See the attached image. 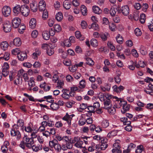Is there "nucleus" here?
Returning <instances> with one entry per match:
<instances>
[{
	"mask_svg": "<svg viewBox=\"0 0 153 153\" xmlns=\"http://www.w3.org/2000/svg\"><path fill=\"white\" fill-rule=\"evenodd\" d=\"M34 143L33 138H29L27 136H25L23 138V140L22 141L19 145V146L23 149H28L30 148Z\"/></svg>",
	"mask_w": 153,
	"mask_h": 153,
	"instance_id": "1",
	"label": "nucleus"
},
{
	"mask_svg": "<svg viewBox=\"0 0 153 153\" xmlns=\"http://www.w3.org/2000/svg\"><path fill=\"white\" fill-rule=\"evenodd\" d=\"M19 126L17 125H14L13 128L11 131V135L13 136L16 137V139L19 140L21 137V134L19 131L17 129H18Z\"/></svg>",
	"mask_w": 153,
	"mask_h": 153,
	"instance_id": "2",
	"label": "nucleus"
},
{
	"mask_svg": "<svg viewBox=\"0 0 153 153\" xmlns=\"http://www.w3.org/2000/svg\"><path fill=\"white\" fill-rule=\"evenodd\" d=\"M117 11L118 13H122L124 16H127L129 14V9L127 5H124L121 7H118L116 10Z\"/></svg>",
	"mask_w": 153,
	"mask_h": 153,
	"instance_id": "3",
	"label": "nucleus"
},
{
	"mask_svg": "<svg viewBox=\"0 0 153 153\" xmlns=\"http://www.w3.org/2000/svg\"><path fill=\"white\" fill-rule=\"evenodd\" d=\"M111 97V96L107 95V97H105V99L104 101H103V104L104 105V107H103L104 109H108L109 108L111 107L112 106L111 101L110 99Z\"/></svg>",
	"mask_w": 153,
	"mask_h": 153,
	"instance_id": "4",
	"label": "nucleus"
},
{
	"mask_svg": "<svg viewBox=\"0 0 153 153\" xmlns=\"http://www.w3.org/2000/svg\"><path fill=\"white\" fill-rule=\"evenodd\" d=\"M20 13L24 16H27L30 13V9L29 7L26 5H22L21 6Z\"/></svg>",
	"mask_w": 153,
	"mask_h": 153,
	"instance_id": "5",
	"label": "nucleus"
},
{
	"mask_svg": "<svg viewBox=\"0 0 153 153\" xmlns=\"http://www.w3.org/2000/svg\"><path fill=\"white\" fill-rule=\"evenodd\" d=\"M63 94L61 95L62 97L64 99L68 100L71 96V94L69 91L66 89H63L62 90Z\"/></svg>",
	"mask_w": 153,
	"mask_h": 153,
	"instance_id": "6",
	"label": "nucleus"
},
{
	"mask_svg": "<svg viewBox=\"0 0 153 153\" xmlns=\"http://www.w3.org/2000/svg\"><path fill=\"white\" fill-rule=\"evenodd\" d=\"M74 114L69 115L68 113H66L65 115L62 117V119L64 121H66L68 125L70 126L71 124V120Z\"/></svg>",
	"mask_w": 153,
	"mask_h": 153,
	"instance_id": "7",
	"label": "nucleus"
},
{
	"mask_svg": "<svg viewBox=\"0 0 153 153\" xmlns=\"http://www.w3.org/2000/svg\"><path fill=\"white\" fill-rule=\"evenodd\" d=\"M11 9L8 6H4L2 9V13L3 15L5 17L8 16L11 13Z\"/></svg>",
	"mask_w": 153,
	"mask_h": 153,
	"instance_id": "8",
	"label": "nucleus"
},
{
	"mask_svg": "<svg viewBox=\"0 0 153 153\" xmlns=\"http://www.w3.org/2000/svg\"><path fill=\"white\" fill-rule=\"evenodd\" d=\"M21 23V19L18 18H16L13 19L12 21V25L14 28L18 27Z\"/></svg>",
	"mask_w": 153,
	"mask_h": 153,
	"instance_id": "9",
	"label": "nucleus"
},
{
	"mask_svg": "<svg viewBox=\"0 0 153 153\" xmlns=\"http://www.w3.org/2000/svg\"><path fill=\"white\" fill-rule=\"evenodd\" d=\"M17 57L19 60L22 61L27 59V56L25 52H21L18 54Z\"/></svg>",
	"mask_w": 153,
	"mask_h": 153,
	"instance_id": "10",
	"label": "nucleus"
},
{
	"mask_svg": "<svg viewBox=\"0 0 153 153\" xmlns=\"http://www.w3.org/2000/svg\"><path fill=\"white\" fill-rule=\"evenodd\" d=\"M31 146L32 147L30 148H29L28 149H32L33 151L35 152H37L42 149V145L36 146L34 143Z\"/></svg>",
	"mask_w": 153,
	"mask_h": 153,
	"instance_id": "11",
	"label": "nucleus"
},
{
	"mask_svg": "<svg viewBox=\"0 0 153 153\" xmlns=\"http://www.w3.org/2000/svg\"><path fill=\"white\" fill-rule=\"evenodd\" d=\"M46 4L44 1H41L39 3V10L43 11L45 10Z\"/></svg>",
	"mask_w": 153,
	"mask_h": 153,
	"instance_id": "12",
	"label": "nucleus"
},
{
	"mask_svg": "<svg viewBox=\"0 0 153 153\" xmlns=\"http://www.w3.org/2000/svg\"><path fill=\"white\" fill-rule=\"evenodd\" d=\"M71 5V1L69 0H65L63 2V6L67 10L69 9Z\"/></svg>",
	"mask_w": 153,
	"mask_h": 153,
	"instance_id": "13",
	"label": "nucleus"
},
{
	"mask_svg": "<svg viewBox=\"0 0 153 153\" xmlns=\"http://www.w3.org/2000/svg\"><path fill=\"white\" fill-rule=\"evenodd\" d=\"M15 78L16 79L14 80L13 82L15 85H18L22 84V77H20L16 76Z\"/></svg>",
	"mask_w": 153,
	"mask_h": 153,
	"instance_id": "14",
	"label": "nucleus"
},
{
	"mask_svg": "<svg viewBox=\"0 0 153 153\" xmlns=\"http://www.w3.org/2000/svg\"><path fill=\"white\" fill-rule=\"evenodd\" d=\"M3 30L6 33H8L11 30V25L9 23H6L4 24L3 27Z\"/></svg>",
	"mask_w": 153,
	"mask_h": 153,
	"instance_id": "15",
	"label": "nucleus"
},
{
	"mask_svg": "<svg viewBox=\"0 0 153 153\" xmlns=\"http://www.w3.org/2000/svg\"><path fill=\"white\" fill-rule=\"evenodd\" d=\"M36 20L34 19H31L29 22V25L30 27L32 29H34L36 26Z\"/></svg>",
	"mask_w": 153,
	"mask_h": 153,
	"instance_id": "16",
	"label": "nucleus"
},
{
	"mask_svg": "<svg viewBox=\"0 0 153 153\" xmlns=\"http://www.w3.org/2000/svg\"><path fill=\"white\" fill-rule=\"evenodd\" d=\"M13 43L14 45L16 46H20L22 44L20 39L19 38H15L13 40Z\"/></svg>",
	"mask_w": 153,
	"mask_h": 153,
	"instance_id": "17",
	"label": "nucleus"
},
{
	"mask_svg": "<svg viewBox=\"0 0 153 153\" xmlns=\"http://www.w3.org/2000/svg\"><path fill=\"white\" fill-rule=\"evenodd\" d=\"M50 34L47 31H44L42 33V36L44 39L46 40L49 39L50 37Z\"/></svg>",
	"mask_w": 153,
	"mask_h": 153,
	"instance_id": "18",
	"label": "nucleus"
},
{
	"mask_svg": "<svg viewBox=\"0 0 153 153\" xmlns=\"http://www.w3.org/2000/svg\"><path fill=\"white\" fill-rule=\"evenodd\" d=\"M21 6L19 5L14 7L13 9L14 13L16 14H18L21 12Z\"/></svg>",
	"mask_w": 153,
	"mask_h": 153,
	"instance_id": "19",
	"label": "nucleus"
},
{
	"mask_svg": "<svg viewBox=\"0 0 153 153\" xmlns=\"http://www.w3.org/2000/svg\"><path fill=\"white\" fill-rule=\"evenodd\" d=\"M93 10L94 12L97 14H100L101 13L102 10L97 6H94L93 7Z\"/></svg>",
	"mask_w": 153,
	"mask_h": 153,
	"instance_id": "20",
	"label": "nucleus"
},
{
	"mask_svg": "<svg viewBox=\"0 0 153 153\" xmlns=\"http://www.w3.org/2000/svg\"><path fill=\"white\" fill-rule=\"evenodd\" d=\"M91 137L87 136L81 137V138L83 139V141L85 144H88L90 143L91 140Z\"/></svg>",
	"mask_w": 153,
	"mask_h": 153,
	"instance_id": "21",
	"label": "nucleus"
},
{
	"mask_svg": "<svg viewBox=\"0 0 153 153\" xmlns=\"http://www.w3.org/2000/svg\"><path fill=\"white\" fill-rule=\"evenodd\" d=\"M41 54L40 50L36 48L35 49V52L32 54L33 57L35 59L37 58L38 56H39Z\"/></svg>",
	"mask_w": 153,
	"mask_h": 153,
	"instance_id": "22",
	"label": "nucleus"
},
{
	"mask_svg": "<svg viewBox=\"0 0 153 153\" xmlns=\"http://www.w3.org/2000/svg\"><path fill=\"white\" fill-rule=\"evenodd\" d=\"M8 46V44L6 41L3 42L1 43V48L4 51L6 50L7 49Z\"/></svg>",
	"mask_w": 153,
	"mask_h": 153,
	"instance_id": "23",
	"label": "nucleus"
},
{
	"mask_svg": "<svg viewBox=\"0 0 153 153\" xmlns=\"http://www.w3.org/2000/svg\"><path fill=\"white\" fill-rule=\"evenodd\" d=\"M51 103L50 105V107L52 110H56L59 108V106L57 103L53 102H51Z\"/></svg>",
	"mask_w": 153,
	"mask_h": 153,
	"instance_id": "24",
	"label": "nucleus"
},
{
	"mask_svg": "<svg viewBox=\"0 0 153 153\" xmlns=\"http://www.w3.org/2000/svg\"><path fill=\"white\" fill-rule=\"evenodd\" d=\"M57 140L54 139L52 141H50L49 142V146L51 148H54L56 144L58 143Z\"/></svg>",
	"mask_w": 153,
	"mask_h": 153,
	"instance_id": "25",
	"label": "nucleus"
},
{
	"mask_svg": "<svg viewBox=\"0 0 153 153\" xmlns=\"http://www.w3.org/2000/svg\"><path fill=\"white\" fill-rule=\"evenodd\" d=\"M81 12L83 16H85L87 14V10L86 7L84 5H82L81 7Z\"/></svg>",
	"mask_w": 153,
	"mask_h": 153,
	"instance_id": "26",
	"label": "nucleus"
},
{
	"mask_svg": "<svg viewBox=\"0 0 153 153\" xmlns=\"http://www.w3.org/2000/svg\"><path fill=\"white\" fill-rule=\"evenodd\" d=\"M30 7L31 10L35 12L37 9V4L36 3H31L30 4Z\"/></svg>",
	"mask_w": 153,
	"mask_h": 153,
	"instance_id": "27",
	"label": "nucleus"
},
{
	"mask_svg": "<svg viewBox=\"0 0 153 153\" xmlns=\"http://www.w3.org/2000/svg\"><path fill=\"white\" fill-rule=\"evenodd\" d=\"M43 98L45 99V100L49 102H54V100H53V98L51 95L45 96Z\"/></svg>",
	"mask_w": 153,
	"mask_h": 153,
	"instance_id": "28",
	"label": "nucleus"
},
{
	"mask_svg": "<svg viewBox=\"0 0 153 153\" xmlns=\"http://www.w3.org/2000/svg\"><path fill=\"white\" fill-rule=\"evenodd\" d=\"M101 89L103 91H109L110 90L111 85L109 84H107L105 85V87L101 86Z\"/></svg>",
	"mask_w": 153,
	"mask_h": 153,
	"instance_id": "29",
	"label": "nucleus"
},
{
	"mask_svg": "<svg viewBox=\"0 0 153 153\" xmlns=\"http://www.w3.org/2000/svg\"><path fill=\"white\" fill-rule=\"evenodd\" d=\"M63 17L62 13L61 12H59L56 14L55 18L58 21H60L62 19Z\"/></svg>",
	"mask_w": 153,
	"mask_h": 153,
	"instance_id": "30",
	"label": "nucleus"
},
{
	"mask_svg": "<svg viewBox=\"0 0 153 153\" xmlns=\"http://www.w3.org/2000/svg\"><path fill=\"white\" fill-rule=\"evenodd\" d=\"M83 143V141L81 140V139L80 138L79 140L77 143H75L74 145L77 148H83L82 145Z\"/></svg>",
	"mask_w": 153,
	"mask_h": 153,
	"instance_id": "31",
	"label": "nucleus"
},
{
	"mask_svg": "<svg viewBox=\"0 0 153 153\" xmlns=\"http://www.w3.org/2000/svg\"><path fill=\"white\" fill-rule=\"evenodd\" d=\"M130 108V105L128 104L126 106H123V110H121V112L123 114L125 113L126 112L128 111Z\"/></svg>",
	"mask_w": 153,
	"mask_h": 153,
	"instance_id": "32",
	"label": "nucleus"
},
{
	"mask_svg": "<svg viewBox=\"0 0 153 153\" xmlns=\"http://www.w3.org/2000/svg\"><path fill=\"white\" fill-rule=\"evenodd\" d=\"M19 27L18 31L19 32L21 33H22L25 29V25L23 24H22L19 25Z\"/></svg>",
	"mask_w": 153,
	"mask_h": 153,
	"instance_id": "33",
	"label": "nucleus"
},
{
	"mask_svg": "<svg viewBox=\"0 0 153 153\" xmlns=\"http://www.w3.org/2000/svg\"><path fill=\"white\" fill-rule=\"evenodd\" d=\"M91 45L93 46L96 47L98 45V41L97 39H92L90 41Z\"/></svg>",
	"mask_w": 153,
	"mask_h": 153,
	"instance_id": "34",
	"label": "nucleus"
},
{
	"mask_svg": "<svg viewBox=\"0 0 153 153\" xmlns=\"http://www.w3.org/2000/svg\"><path fill=\"white\" fill-rule=\"evenodd\" d=\"M109 125L108 121L107 120H104L101 123V126L103 128H105L108 127Z\"/></svg>",
	"mask_w": 153,
	"mask_h": 153,
	"instance_id": "35",
	"label": "nucleus"
},
{
	"mask_svg": "<svg viewBox=\"0 0 153 153\" xmlns=\"http://www.w3.org/2000/svg\"><path fill=\"white\" fill-rule=\"evenodd\" d=\"M86 60V63L90 66L93 65L94 64V62L93 60L90 58L87 57L85 58Z\"/></svg>",
	"mask_w": 153,
	"mask_h": 153,
	"instance_id": "36",
	"label": "nucleus"
},
{
	"mask_svg": "<svg viewBox=\"0 0 153 153\" xmlns=\"http://www.w3.org/2000/svg\"><path fill=\"white\" fill-rule=\"evenodd\" d=\"M116 39L117 42L118 43L120 44H122V43L123 39L122 36H120V34H118L117 36Z\"/></svg>",
	"mask_w": 153,
	"mask_h": 153,
	"instance_id": "37",
	"label": "nucleus"
},
{
	"mask_svg": "<svg viewBox=\"0 0 153 153\" xmlns=\"http://www.w3.org/2000/svg\"><path fill=\"white\" fill-rule=\"evenodd\" d=\"M146 20L145 15L144 13H142L140 15V22L142 23H144Z\"/></svg>",
	"mask_w": 153,
	"mask_h": 153,
	"instance_id": "38",
	"label": "nucleus"
},
{
	"mask_svg": "<svg viewBox=\"0 0 153 153\" xmlns=\"http://www.w3.org/2000/svg\"><path fill=\"white\" fill-rule=\"evenodd\" d=\"M147 49L144 46H141L140 48V52L143 55H145L147 53Z\"/></svg>",
	"mask_w": 153,
	"mask_h": 153,
	"instance_id": "39",
	"label": "nucleus"
},
{
	"mask_svg": "<svg viewBox=\"0 0 153 153\" xmlns=\"http://www.w3.org/2000/svg\"><path fill=\"white\" fill-rule=\"evenodd\" d=\"M105 109L107 110L108 113L110 114H113L115 112V109L114 107H111Z\"/></svg>",
	"mask_w": 153,
	"mask_h": 153,
	"instance_id": "40",
	"label": "nucleus"
},
{
	"mask_svg": "<svg viewBox=\"0 0 153 153\" xmlns=\"http://www.w3.org/2000/svg\"><path fill=\"white\" fill-rule=\"evenodd\" d=\"M86 85V82L85 80L82 79L79 82V87L81 88H84Z\"/></svg>",
	"mask_w": 153,
	"mask_h": 153,
	"instance_id": "41",
	"label": "nucleus"
},
{
	"mask_svg": "<svg viewBox=\"0 0 153 153\" xmlns=\"http://www.w3.org/2000/svg\"><path fill=\"white\" fill-rule=\"evenodd\" d=\"M117 132L115 131H112L109 133L107 134V137L108 138H111L117 134Z\"/></svg>",
	"mask_w": 153,
	"mask_h": 153,
	"instance_id": "42",
	"label": "nucleus"
},
{
	"mask_svg": "<svg viewBox=\"0 0 153 153\" xmlns=\"http://www.w3.org/2000/svg\"><path fill=\"white\" fill-rule=\"evenodd\" d=\"M143 149V146L142 145L138 146L136 150V153H141Z\"/></svg>",
	"mask_w": 153,
	"mask_h": 153,
	"instance_id": "43",
	"label": "nucleus"
},
{
	"mask_svg": "<svg viewBox=\"0 0 153 153\" xmlns=\"http://www.w3.org/2000/svg\"><path fill=\"white\" fill-rule=\"evenodd\" d=\"M54 30L57 32H60L61 30V28L60 25H55L54 26Z\"/></svg>",
	"mask_w": 153,
	"mask_h": 153,
	"instance_id": "44",
	"label": "nucleus"
},
{
	"mask_svg": "<svg viewBox=\"0 0 153 153\" xmlns=\"http://www.w3.org/2000/svg\"><path fill=\"white\" fill-rule=\"evenodd\" d=\"M25 71L23 69H21L19 70L17 74L16 75L17 76H19L20 77H22V76L25 73Z\"/></svg>",
	"mask_w": 153,
	"mask_h": 153,
	"instance_id": "45",
	"label": "nucleus"
},
{
	"mask_svg": "<svg viewBox=\"0 0 153 153\" xmlns=\"http://www.w3.org/2000/svg\"><path fill=\"white\" fill-rule=\"evenodd\" d=\"M10 53H9L7 52H6L5 53L4 56L3 57H1L0 59H4L5 60H8L10 58Z\"/></svg>",
	"mask_w": 153,
	"mask_h": 153,
	"instance_id": "46",
	"label": "nucleus"
},
{
	"mask_svg": "<svg viewBox=\"0 0 153 153\" xmlns=\"http://www.w3.org/2000/svg\"><path fill=\"white\" fill-rule=\"evenodd\" d=\"M93 28L95 30H98L99 29L98 25L96 23H93L92 24L91 27H89V29Z\"/></svg>",
	"mask_w": 153,
	"mask_h": 153,
	"instance_id": "47",
	"label": "nucleus"
},
{
	"mask_svg": "<svg viewBox=\"0 0 153 153\" xmlns=\"http://www.w3.org/2000/svg\"><path fill=\"white\" fill-rule=\"evenodd\" d=\"M134 33L137 36H139L142 34V32L139 28H136L134 30Z\"/></svg>",
	"mask_w": 153,
	"mask_h": 153,
	"instance_id": "48",
	"label": "nucleus"
},
{
	"mask_svg": "<svg viewBox=\"0 0 153 153\" xmlns=\"http://www.w3.org/2000/svg\"><path fill=\"white\" fill-rule=\"evenodd\" d=\"M55 150L57 152H59L61 150L62 148L60 144H59L58 142L56 144L54 148Z\"/></svg>",
	"mask_w": 153,
	"mask_h": 153,
	"instance_id": "49",
	"label": "nucleus"
},
{
	"mask_svg": "<svg viewBox=\"0 0 153 153\" xmlns=\"http://www.w3.org/2000/svg\"><path fill=\"white\" fill-rule=\"evenodd\" d=\"M9 74V70L2 68V74L4 77L7 76Z\"/></svg>",
	"mask_w": 153,
	"mask_h": 153,
	"instance_id": "50",
	"label": "nucleus"
},
{
	"mask_svg": "<svg viewBox=\"0 0 153 153\" xmlns=\"http://www.w3.org/2000/svg\"><path fill=\"white\" fill-rule=\"evenodd\" d=\"M108 36V34L107 33H102L100 34V37L103 41H105L107 39V36Z\"/></svg>",
	"mask_w": 153,
	"mask_h": 153,
	"instance_id": "51",
	"label": "nucleus"
},
{
	"mask_svg": "<svg viewBox=\"0 0 153 153\" xmlns=\"http://www.w3.org/2000/svg\"><path fill=\"white\" fill-rule=\"evenodd\" d=\"M142 62V61H140L138 62V63L137 62L135 63V66L137 68H139L140 67H144L145 66V64H143V65H141V63Z\"/></svg>",
	"mask_w": 153,
	"mask_h": 153,
	"instance_id": "52",
	"label": "nucleus"
},
{
	"mask_svg": "<svg viewBox=\"0 0 153 153\" xmlns=\"http://www.w3.org/2000/svg\"><path fill=\"white\" fill-rule=\"evenodd\" d=\"M87 109L88 110V112L92 113L94 112L95 108L94 107L92 106H88Z\"/></svg>",
	"mask_w": 153,
	"mask_h": 153,
	"instance_id": "53",
	"label": "nucleus"
},
{
	"mask_svg": "<svg viewBox=\"0 0 153 153\" xmlns=\"http://www.w3.org/2000/svg\"><path fill=\"white\" fill-rule=\"evenodd\" d=\"M47 53L49 56H51L54 53V50L53 48H49L47 50Z\"/></svg>",
	"mask_w": 153,
	"mask_h": 153,
	"instance_id": "54",
	"label": "nucleus"
},
{
	"mask_svg": "<svg viewBox=\"0 0 153 153\" xmlns=\"http://www.w3.org/2000/svg\"><path fill=\"white\" fill-rule=\"evenodd\" d=\"M71 143V141L70 142L68 141L66 143V146H67V148L68 149H71L73 148V146Z\"/></svg>",
	"mask_w": 153,
	"mask_h": 153,
	"instance_id": "55",
	"label": "nucleus"
},
{
	"mask_svg": "<svg viewBox=\"0 0 153 153\" xmlns=\"http://www.w3.org/2000/svg\"><path fill=\"white\" fill-rule=\"evenodd\" d=\"M43 15L42 17L43 19H47L48 18V12L47 10L43 11Z\"/></svg>",
	"mask_w": 153,
	"mask_h": 153,
	"instance_id": "56",
	"label": "nucleus"
},
{
	"mask_svg": "<svg viewBox=\"0 0 153 153\" xmlns=\"http://www.w3.org/2000/svg\"><path fill=\"white\" fill-rule=\"evenodd\" d=\"M107 45L111 50L112 51L115 50V48L111 42H108L107 43Z\"/></svg>",
	"mask_w": 153,
	"mask_h": 153,
	"instance_id": "57",
	"label": "nucleus"
},
{
	"mask_svg": "<svg viewBox=\"0 0 153 153\" xmlns=\"http://www.w3.org/2000/svg\"><path fill=\"white\" fill-rule=\"evenodd\" d=\"M108 144L107 143H101L100 145V149L101 150H105L108 147Z\"/></svg>",
	"mask_w": 153,
	"mask_h": 153,
	"instance_id": "58",
	"label": "nucleus"
},
{
	"mask_svg": "<svg viewBox=\"0 0 153 153\" xmlns=\"http://www.w3.org/2000/svg\"><path fill=\"white\" fill-rule=\"evenodd\" d=\"M1 150L3 153H7L8 151L7 147L3 145L1 147Z\"/></svg>",
	"mask_w": 153,
	"mask_h": 153,
	"instance_id": "59",
	"label": "nucleus"
},
{
	"mask_svg": "<svg viewBox=\"0 0 153 153\" xmlns=\"http://www.w3.org/2000/svg\"><path fill=\"white\" fill-rule=\"evenodd\" d=\"M109 27L110 29L112 31H115V30L116 28V25L113 23H111L109 25Z\"/></svg>",
	"mask_w": 153,
	"mask_h": 153,
	"instance_id": "60",
	"label": "nucleus"
},
{
	"mask_svg": "<svg viewBox=\"0 0 153 153\" xmlns=\"http://www.w3.org/2000/svg\"><path fill=\"white\" fill-rule=\"evenodd\" d=\"M138 12V11H136L134 14V19L135 21L138 20L139 19V15Z\"/></svg>",
	"mask_w": 153,
	"mask_h": 153,
	"instance_id": "61",
	"label": "nucleus"
},
{
	"mask_svg": "<svg viewBox=\"0 0 153 153\" xmlns=\"http://www.w3.org/2000/svg\"><path fill=\"white\" fill-rule=\"evenodd\" d=\"M38 32L36 30H34L32 31L31 33L32 36L33 38H36L38 35Z\"/></svg>",
	"mask_w": 153,
	"mask_h": 153,
	"instance_id": "62",
	"label": "nucleus"
},
{
	"mask_svg": "<svg viewBox=\"0 0 153 153\" xmlns=\"http://www.w3.org/2000/svg\"><path fill=\"white\" fill-rule=\"evenodd\" d=\"M47 126L50 127H53L54 125V122L51 120H48L47 121Z\"/></svg>",
	"mask_w": 153,
	"mask_h": 153,
	"instance_id": "63",
	"label": "nucleus"
},
{
	"mask_svg": "<svg viewBox=\"0 0 153 153\" xmlns=\"http://www.w3.org/2000/svg\"><path fill=\"white\" fill-rule=\"evenodd\" d=\"M75 51L76 53H81L82 52L81 48L79 46H76V47Z\"/></svg>",
	"mask_w": 153,
	"mask_h": 153,
	"instance_id": "64",
	"label": "nucleus"
}]
</instances>
